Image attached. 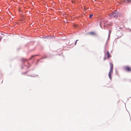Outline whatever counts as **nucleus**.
Wrapping results in <instances>:
<instances>
[{"instance_id": "obj_1", "label": "nucleus", "mask_w": 131, "mask_h": 131, "mask_svg": "<svg viewBox=\"0 0 131 131\" xmlns=\"http://www.w3.org/2000/svg\"><path fill=\"white\" fill-rule=\"evenodd\" d=\"M110 70L108 76L109 77L111 80L112 79V76L111 74L113 72V64L111 63H110Z\"/></svg>"}, {"instance_id": "obj_7", "label": "nucleus", "mask_w": 131, "mask_h": 131, "mask_svg": "<svg viewBox=\"0 0 131 131\" xmlns=\"http://www.w3.org/2000/svg\"><path fill=\"white\" fill-rule=\"evenodd\" d=\"M36 55H33L31 56V57L29 59V60H30L32 58H33V57H35V56H36Z\"/></svg>"}, {"instance_id": "obj_14", "label": "nucleus", "mask_w": 131, "mask_h": 131, "mask_svg": "<svg viewBox=\"0 0 131 131\" xmlns=\"http://www.w3.org/2000/svg\"><path fill=\"white\" fill-rule=\"evenodd\" d=\"M19 8V11H20V8Z\"/></svg>"}, {"instance_id": "obj_4", "label": "nucleus", "mask_w": 131, "mask_h": 131, "mask_svg": "<svg viewBox=\"0 0 131 131\" xmlns=\"http://www.w3.org/2000/svg\"><path fill=\"white\" fill-rule=\"evenodd\" d=\"M106 55L107 56V59H109L110 57H111V56L110 54V53L108 51H107Z\"/></svg>"}, {"instance_id": "obj_6", "label": "nucleus", "mask_w": 131, "mask_h": 131, "mask_svg": "<svg viewBox=\"0 0 131 131\" xmlns=\"http://www.w3.org/2000/svg\"><path fill=\"white\" fill-rule=\"evenodd\" d=\"M93 16V15L92 14H90L89 15V17L90 18H91Z\"/></svg>"}, {"instance_id": "obj_9", "label": "nucleus", "mask_w": 131, "mask_h": 131, "mask_svg": "<svg viewBox=\"0 0 131 131\" xmlns=\"http://www.w3.org/2000/svg\"><path fill=\"white\" fill-rule=\"evenodd\" d=\"M78 40H76V42H75V44H74V45H75L76 44H77V41Z\"/></svg>"}, {"instance_id": "obj_5", "label": "nucleus", "mask_w": 131, "mask_h": 131, "mask_svg": "<svg viewBox=\"0 0 131 131\" xmlns=\"http://www.w3.org/2000/svg\"><path fill=\"white\" fill-rule=\"evenodd\" d=\"M89 34L91 35H95V33L94 32H92L89 33Z\"/></svg>"}, {"instance_id": "obj_3", "label": "nucleus", "mask_w": 131, "mask_h": 131, "mask_svg": "<svg viewBox=\"0 0 131 131\" xmlns=\"http://www.w3.org/2000/svg\"><path fill=\"white\" fill-rule=\"evenodd\" d=\"M124 70L128 72L131 71V68L130 67L128 66H125L124 67Z\"/></svg>"}, {"instance_id": "obj_2", "label": "nucleus", "mask_w": 131, "mask_h": 131, "mask_svg": "<svg viewBox=\"0 0 131 131\" xmlns=\"http://www.w3.org/2000/svg\"><path fill=\"white\" fill-rule=\"evenodd\" d=\"M109 16L110 17H112L115 18H117L118 16L120 17L121 15L118 12H114L112 14H109Z\"/></svg>"}, {"instance_id": "obj_11", "label": "nucleus", "mask_w": 131, "mask_h": 131, "mask_svg": "<svg viewBox=\"0 0 131 131\" xmlns=\"http://www.w3.org/2000/svg\"><path fill=\"white\" fill-rule=\"evenodd\" d=\"M2 38V37H0V41L1 40V39Z\"/></svg>"}, {"instance_id": "obj_10", "label": "nucleus", "mask_w": 131, "mask_h": 131, "mask_svg": "<svg viewBox=\"0 0 131 131\" xmlns=\"http://www.w3.org/2000/svg\"><path fill=\"white\" fill-rule=\"evenodd\" d=\"M106 59V58L105 57H104V60H105Z\"/></svg>"}, {"instance_id": "obj_13", "label": "nucleus", "mask_w": 131, "mask_h": 131, "mask_svg": "<svg viewBox=\"0 0 131 131\" xmlns=\"http://www.w3.org/2000/svg\"><path fill=\"white\" fill-rule=\"evenodd\" d=\"M100 26H101V23H100Z\"/></svg>"}, {"instance_id": "obj_8", "label": "nucleus", "mask_w": 131, "mask_h": 131, "mask_svg": "<svg viewBox=\"0 0 131 131\" xmlns=\"http://www.w3.org/2000/svg\"><path fill=\"white\" fill-rule=\"evenodd\" d=\"M127 1L128 2H131V0H127Z\"/></svg>"}, {"instance_id": "obj_12", "label": "nucleus", "mask_w": 131, "mask_h": 131, "mask_svg": "<svg viewBox=\"0 0 131 131\" xmlns=\"http://www.w3.org/2000/svg\"><path fill=\"white\" fill-rule=\"evenodd\" d=\"M24 60L25 61H27V60L26 59H24Z\"/></svg>"}]
</instances>
